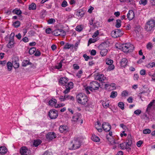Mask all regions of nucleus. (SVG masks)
Instances as JSON below:
<instances>
[{
  "mask_svg": "<svg viewBox=\"0 0 155 155\" xmlns=\"http://www.w3.org/2000/svg\"><path fill=\"white\" fill-rule=\"evenodd\" d=\"M77 102L82 105L86 104L88 101L87 96L84 93H80L76 97Z\"/></svg>",
  "mask_w": 155,
  "mask_h": 155,
  "instance_id": "1",
  "label": "nucleus"
},
{
  "mask_svg": "<svg viewBox=\"0 0 155 155\" xmlns=\"http://www.w3.org/2000/svg\"><path fill=\"white\" fill-rule=\"evenodd\" d=\"M134 48V47L130 43H127L121 45L118 49L121 50L124 52L127 53L131 51Z\"/></svg>",
  "mask_w": 155,
  "mask_h": 155,
  "instance_id": "2",
  "label": "nucleus"
},
{
  "mask_svg": "<svg viewBox=\"0 0 155 155\" xmlns=\"http://www.w3.org/2000/svg\"><path fill=\"white\" fill-rule=\"evenodd\" d=\"M155 27V21L154 20H150L147 22L145 28L147 31H153Z\"/></svg>",
  "mask_w": 155,
  "mask_h": 155,
  "instance_id": "3",
  "label": "nucleus"
},
{
  "mask_svg": "<svg viewBox=\"0 0 155 155\" xmlns=\"http://www.w3.org/2000/svg\"><path fill=\"white\" fill-rule=\"evenodd\" d=\"M111 34L113 37L115 38L122 36L124 32L120 29H116L112 31Z\"/></svg>",
  "mask_w": 155,
  "mask_h": 155,
  "instance_id": "4",
  "label": "nucleus"
},
{
  "mask_svg": "<svg viewBox=\"0 0 155 155\" xmlns=\"http://www.w3.org/2000/svg\"><path fill=\"white\" fill-rule=\"evenodd\" d=\"M81 115L80 113H77L74 114L72 117V121L74 122H78L82 124L83 120L81 119Z\"/></svg>",
  "mask_w": 155,
  "mask_h": 155,
  "instance_id": "5",
  "label": "nucleus"
},
{
  "mask_svg": "<svg viewBox=\"0 0 155 155\" xmlns=\"http://www.w3.org/2000/svg\"><path fill=\"white\" fill-rule=\"evenodd\" d=\"M71 144L72 145L71 147V149L72 150H75L78 149L81 146L80 142L78 139L73 140L71 142Z\"/></svg>",
  "mask_w": 155,
  "mask_h": 155,
  "instance_id": "6",
  "label": "nucleus"
},
{
  "mask_svg": "<svg viewBox=\"0 0 155 155\" xmlns=\"http://www.w3.org/2000/svg\"><path fill=\"white\" fill-rule=\"evenodd\" d=\"M99 84L96 81H93L90 84L91 91H92L94 90H97L99 89L100 87Z\"/></svg>",
  "mask_w": 155,
  "mask_h": 155,
  "instance_id": "7",
  "label": "nucleus"
},
{
  "mask_svg": "<svg viewBox=\"0 0 155 155\" xmlns=\"http://www.w3.org/2000/svg\"><path fill=\"white\" fill-rule=\"evenodd\" d=\"M20 152L21 155H29L31 151L26 147H21L20 150Z\"/></svg>",
  "mask_w": 155,
  "mask_h": 155,
  "instance_id": "8",
  "label": "nucleus"
},
{
  "mask_svg": "<svg viewBox=\"0 0 155 155\" xmlns=\"http://www.w3.org/2000/svg\"><path fill=\"white\" fill-rule=\"evenodd\" d=\"M48 116L51 119H55L58 116L57 111L55 110H51L48 113Z\"/></svg>",
  "mask_w": 155,
  "mask_h": 155,
  "instance_id": "9",
  "label": "nucleus"
},
{
  "mask_svg": "<svg viewBox=\"0 0 155 155\" xmlns=\"http://www.w3.org/2000/svg\"><path fill=\"white\" fill-rule=\"evenodd\" d=\"M73 83L71 82L68 83L67 85H65L66 89L64 91L63 93L65 95L68 93L70 91L71 89L73 88Z\"/></svg>",
  "mask_w": 155,
  "mask_h": 155,
  "instance_id": "10",
  "label": "nucleus"
},
{
  "mask_svg": "<svg viewBox=\"0 0 155 155\" xmlns=\"http://www.w3.org/2000/svg\"><path fill=\"white\" fill-rule=\"evenodd\" d=\"M102 128L106 132H108L111 129V126L110 124L104 122L102 124Z\"/></svg>",
  "mask_w": 155,
  "mask_h": 155,
  "instance_id": "11",
  "label": "nucleus"
},
{
  "mask_svg": "<svg viewBox=\"0 0 155 155\" xmlns=\"http://www.w3.org/2000/svg\"><path fill=\"white\" fill-rule=\"evenodd\" d=\"M68 81V78L66 77H62L59 80V83L60 85H67V82Z\"/></svg>",
  "mask_w": 155,
  "mask_h": 155,
  "instance_id": "12",
  "label": "nucleus"
},
{
  "mask_svg": "<svg viewBox=\"0 0 155 155\" xmlns=\"http://www.w3.org/2000/svg\"><path fill=\"white\" fill-rule=\"evenodd\" d=\"M128 61L125 58H122L120 61V66L123 68H125L127 64Z\"/></svg>",
  "mask_w": 155,
  "mask_h": 155,
  "instance_id": "13",
  "label": "nucleus"
},
{
  "mask_svg": "<svg viewBox=\"0 0 155 155\" xmlns=\"http://www.w3.org/2000/svg\"><path fill=\"white\" fill-rule=\"evenodd\" d=\"M154 100H152L147 106L146 112L149 114H150L152 107L154 105Z\"/></svg>",
  "mask_w": 155,
  "mask_h": 155,
  "instance_id": "14",
  "label": "nucleus"
},
{
  "mask_svg": "<svg viewBox=\"0 0 155 155\" xmlns=\"http://www.w3.org/2000/svg\"><path fill=\"white\" fill-rule=\"evenodd\" d=\"M56 137L55 134L54 132H49L46 136L47 139L52 140Z\"/></svg>",
  "mask_w": 155,
  "mask_h": 155,
  "instance_id": "15",
  "label": "nucleus"
},
{
  "mask_svg": "<svg viewBox=\"0 0 155 155\" xmlns=\"http://www.w3.org/2000/svg\"><path fill=\"white\" fill-rule=\"evenodd\" d=\"M59 130L61 133H65L68 131V127L65 125L61 126L59 128Z\"/></svg>",
  "mask_w": 155,
  "mask_h": 155,
  "instance_id": "16",
  "label": "nucleus"
},
{
  "mask_svg": "<svg viewBox=\"0 0 155 155\" xmlns=\"http://www.w3.org/2000/svg\"><path fill=\"white\" fill-rule=\"evenodd\" d=\"M57 101L55 98H52L50 100L48 103V105L50 106H54L55 107V105H57Z\"/></svg>",
  "mask_w": 155,
  "mask_h": 155,
  "instance_id": "17",
  "label": "nucleus"
},
{
  "mask_svg": "<svg viewBox=\"0 0 155 155\" xmlns=\"http://www.w3.org/2000/svg\"><path fill=\"white\" fill-rule=\"evenodd\" d=\"M134 17V13L133 11L130 10L127 15V17L130 20L132 19Z\"/></svg>",
  "mask_w": 155,
  "mask_h": 155,
  "instance_id": "18",
  "label": "nucleus"
},
{
  "mask_svg": "<svg viewBox=\"0 0 155 155\" xmlns=\"http://www.w3.org/2000/svg\"><path fill=\"white\" fill-rule=\"evenodd\" d=\"M105 78L106 77L103 74L98 75L95 77V80L101 82L104 81Z\"/></svg>",
  "mask_w": 155,
  "mask_h": 155,
  "instance_id": "19",
  "label": "nucleus"
},
{
  "mask_svg": "<svg viewBox=\"0 0 155 155\" xmlns=\"http://www.w3.org/2000/svg\"><path fill=\"white\" fill-rule=\"evenodd\" d=\"M125 143L127 144L128 146H129V147H130L132 144V138L130 135L128 136L127 139Z\"/></svg>",
  "mask_w": 155,
  "mask_h": 155,
  "instance_id": "20",
  "label": "nucleus"
},
{
  "mask_svg": "<svg viewBox=\"0 0 155 155\" xmlns=\"http://www.w3.org/2000/svg\"><path fill=\"white\" fill-rule=\"evenodd\" d=\"M120 147L122 149H126L128 151L130 150L131 149L129 146H128L127 144L125 142L122 143L120 144Z\"/></svg>",
  "mask_w": 155,
  "mask_h": 155,
  "instance_id": "21",
  "label": "nucleus"
},
{
  "mask_svg": "<svg viewBox=\"0 0 155 155\" xmlns=\"http://www.w3.org/2000/svg\"><path fill=\"white\" fill-rule=\"evenodd\" d=\"M96 128L97 130L98 131L100 132H101L102 131V129L101 128V123L97 121L95 124Z\"/></svg>",
  "mask_w": 155,
  "mask_h": 155,
  "instance_id": "22",
  "label": "nucleus"
},
{
  "mask_svg": "<svg viewBox=\"0 0 155 155\" xmlns=\"http://www.w3.org/2000/svg\"><path fill=\"white\" fill-rule=\"evenodd\" d=\"M77 15L78 17H82L84 15V12L83 10L80 9L77 11Z\"/></svg>",
  "mask_w": 155,
  "mask_h": 155,
  "instance_id": "23",
  "label": "nucleus"
},
{
  "mask_svg": "<svg viewBox=\"0 0 155 155\" xmlns=\"http://www.w3.org/2000/svg\"><path fill=\"white\" fill-rule=\"evenodd\" d=\"M7 149L5 147H0V153L2 154H4L7 152Z\"/></svg>",
  "mask_w": 155,
  "mask_h": 155,
  "instance_id": "24",
  "label": "nucleus"
},
{
  "mask_svg": "<svg viewBox=\"0 0 155 155\" xmlns=\"http://www.w3.org/2000/svg\"><path fill=\"white\" fill-rule=\"evenodd\" d=\"M12 12L15 14L20 15V16H21V14L22 13V12L20 9L16 8L13 10Z\"/></svg>",
  "mask_w": 155,
  "mask_h": 155,
  "instance_id": "25",
  "label": "nucleus"
},
{
  "mask_svg": "<svg viewBox=\"0 0 155 155\" xmlns=\"http://www.w3.org/2000/svg\"><path fill=\"white\" fill-rule=\"evenodd\" d=\"M32 63L29 62V60L28 59L27 60H24L22 62V65L23 67H26L28 65L31 64Z\"/></svg>",
  "mask_w": 155,
  "mask_h": 155,
  "instance_id": "26",
  "label": "nucleus"
},
{
  "mask_svg": "<svg viewBox=\"0 0 155 155\" xmlns=\"http://www.w3.org/2000/svg\"><path fill=\"white\" fill-rule=\"evenodd\" d=\"M146 67L147 68H151L155 67V62H150L146 65Z\"/></svg>",
  "mask_w": 155,
  "mask_h": 155,
  "instance_id": "27",
  "label": "nucleus"
},
{
  "mask_svg": "<svg viewBox=\"0 0 155 155\" xmlns=\"http://www.w3.org/2000/svg\"><path fill=\"white\" fill-rule=\"evenodd\" d=\"M36 4L34 3H32L29 5L28 9L29 10H35L36 9Z\"/></svg>",
  "mask_w": 155,
  "mask_h": 155,
  "instance_id": "28",
  "label": "nucleus"
},
{
  "mask_svg": "<svg viewBox=\"0 0 155 155\" xmlns=\"http://www.w3.org/2000/svg\"><path fill=\"white\" fill-rule=\"evenodd\" d=\"M102 105L105 108H107L109 107V102L108 101H103L102 103Z\"/></svg>",
  "mask_w": 155,
  "mask_h": 155,
  "instance_id": "29",
  "label": "nucleus"
},
{
  "mask_svg": "<svg viewBox=\"0 0 155 155\" xmlns=\"http://www.w3.org/2000/svg\"><path fill=\"white\" fill-rule=\"evenodd\" d=\"M63 61V60H61L60 62L58 63L57 65L55 66L54 68L58 69L61 68L62 66V63L64 62Z\"/></svg>",
  "mask_w": 155,
  "mask_h": 155,
  "instance_id": "30",
  "label": "nucleus"
},
{
  "mask_svg": "<svg viewBox=\"0 0 155 155\" xmlns=\"http://www.w3.org/2000/svg\"><path fill=\"white\" fill-rule=\"evenodd\" d=\"M12 64L10 62H8L7 64V66L8 70L9 71H11L12 68Z\"/></svg>",
  "mask_w": 155,
  "mask_h": 155,
  "instance_id": "31",
  "label": "nucleus"
},
{
  "mask_svg": "<svg viewBox=\"0 0 155 155\" xmlns=\"http://www.w3.org/2000/svg\"><path fill=\"white\" fill-rule=\"evenodd\" d=\"M107 52V49H101L100 51V54L102 56H105Z\"/></svg>",
  "mask_w": 155,
  "mask_h": 155,
  "instance_id": "32",
  "label": "nucleus"
},
{
  "mask_svg": "<svg viewBox=\"0 0 155 155\" xmlns=\"http://www.w3.org/2000/svg\"><path fill=\"white\" fill-rule=\"evenodd\" d=\"M91 139L93 141L96 142H98L100 140L99 138L95 135H92L91 137Z\"/></svg>",
  "mask_w": 155,
  "mask_h": 155,
  "instance_id": "33",
  "label": "nucleus"
},
{
  "mask_svg": "<svg viewBox=\"0 0 155 155\" xmlns=\"http://www.w3.org/2000/svg\"><path fill=\"white\" fill-rule=\"evenodd\" d=\"M153 47L152 44L150 42H148L146 45V48L149 50H151Z\"/></svg>",
  "mask_w": 155,
  "mask_h": 155,
  "instance_id": "34",
  "label": "nucleus"
},
{
  "mask_svg": "<svg viewBox=\"0 0 155 155\" xmlns=\"http://www.w3.org/2000/svg\"><path fill=\"white\" fill-rule=\"evenodd\" d=\"M12 64L13 67L15 68H18L19 66V63L15 61H13Z\"/></svg>",
  "mask_w": 155,
  "mask_h": 155,
  "instance_id": "35",
  "label": "nucleus"
},
{
  "mask_svg": "<svg viewBox=\"0 0 155 155\" xmlns=\"http://www.w3.org/2000/svg\"><path fill=\"white\" fill-rule=\"evenodd\" d=\"M117 95V93L116 91H113L111 93V94L110 96V97L114 98H115Z\"/></svg>",
  "mask_w": 155,
  "mask_h": 155,
  "instance_id": "36",
  "label": "nucleus"
},
{
  "mask_svg": "<svg viewBox=\"0 0 155 155\" xmlns=\"http://www.w3.org/2000/svg\"><path fill=\"white\" fill-rule=\"evenodd\" d=\"M65 97L66 100H70L72 101L74 100V98L72 96H70L68 94L65 95Z\"/></svg>",
  "mask_w": 155,
  "mask_h": 155,
  "instance_id": "37",
  "label": "nucleus"
},
{
  "mask_svg": "<svg viewBox=\"0 0 155 155\" xmlns=\"http://www.w3.org/2000/svg\"><path fill=\"white\" fill-rule=\"evenodd\" d=\"M109 66L107 69V71H110L113 70L114 68V66L113 64L109 65Z\"/></svg>",
  "mask_w": 155,
  "mask_h": 155,
  "instance_id": "38",
  "label": "nucleus"
},
{
  "mask_svg": "<svg viewBox=\"0 0 155 155\" xmlns=\"http://www.w3.org/2000/svg\"><path fill=\"white\" fill-rule=\"evenodd\" d=\"M59 29H57L54 30L52 32V34L55 36L60 35Z\"/></svg>",
  "mask_w": 155,
  "mask_h": 155,
  "instance_id": "39",
  "label": "nucleus"
},
{
  "mask_svg": "<svg viewBox=\"0 0 155 155\" xmlns=\"http://www.w3.org/2000/svg\"><path fill=\"white\" fill-rule=\"evenodd\" d=\"M73 46H74L73 45L70 44L68 43H67L64 45V49H69L71 47L73 48Z\"/></svg>",
  "mask_w": 155,
  "mask_h": 155,
  "instance_id": "40",
  "label": "nucleus"
},
{
  "mask_svg": "<svg viewBox=\"0 0 155 155\" xmlns=\"http://www.w3.org/2000/svg\"><path fill=\"white\" fill-rule=\"evenodd\" d=\"M14 44V41H10L8 44H7V47L9 48H11L13 46V44Z\"/></svg>",
  "mask_w": 155,
  "mask_h": 155,
  "instance_id": "41",
  "label": "nucleus"
},
{
  "mask_svg": "<svg viewBox=\"0 0 155 155\" xmlns=\"http://www.w3.org/2000/svg\"><path fill=\"white\" fill-rule=\"evenodd\" d=\"M36 51V48L35 47H32L30 48L29 51V53L32 54H33Z\"/></svg>",
  "mask_w": 155,
  "mask_h": 155,
  "instance_id": "42",
  "label": "nucleus"
},
{
  "mask_svg": "<svg viewBox=\"0 0 155 155\" xmlns=\"http://www.w3.org/2000/svg\"><path fill=\"white\" fill-rule=\"evenodd\" d=\"M106 64L108 65L113 64H112L113 62V61L109 59H107L106 60Z\"/></svg>",
  "mask_w": 155,
  "mask_h": 155,
  "instance_id": "43",
  "label": "nucleus"
},
{
  "mask_svg": "<svg viewBox=\"0 0 155 155\" xmlns=\"http://www.w3.org/2000/svg\"><path fill=\"white\" fill-rule=\"evenodd\" d=\"M121 21L120 19H117L116 20V27L117 28H120L121 25Z\"/></svg>",
  "mask_w": 155,
  "mask_h": 155,
  "instance_id": "44",
  "label": "nucleus"
},
{
  "mask_svg": "<svg viewBox=\"0 0 155 155\" xmlns=\"http://www.w3.org/2000/svg\"><path fill=\"white\" fill-rule=\"evenodd\" d=\"M41 143V140H35L34 143L33 145L35 147H37L38 145H39Z\"/></svg>",
  "mask_w": 155,
  "mask_h": 155,
  "instance_id": "45",
  "label": "nucleus"
},
{
  "mask_svg": "<svg viewBox=\"0 0 155 155\" xmlns=\"http://www.w3.org/2000/svg\"><path fill=\"white\" fill-rule=\"evenodd\" d=\"M147 3V0H140L139 1V4L143 5H146Z\"/></svg>",
  "mask_w": 155,
  "mask_h": 155,
  "instance_id": "46",
  "label": "nucleus"
},
{
  "mask_svg": "<svg viewBox=\"0 0 155 155\" xmlns=\"http://www.w3.org/2000/svg\"><path fill=\"white\" fill-rule=\"evenodd\" d=\"M20 25V23L19 21H17L15 22L13 24V25L15 28L19 27Z\"/></svg>",
  "mask_w": 155,
  "mask_h": 155,
  "instance_id": "47",
  "label": "nucleus"
},
{
  "mask_svg": "<svg viewBox=\"0 0 155 155\" xmlns=\"http://www.w3.org/2000/svg\"><path fill=\"white\" fill-rule=\"evenodd\" d=\"M118 106L121 109L124 110V104L123 102H119L118 104Z\"/></svg>",
  "mask_w": 155,
  "mask_h": 155,
  "instance_id": "48",
  "label": "nucleus"
},
{
  "mask_svg": "<svg viewBox=\"0 0 155 155\" xmlns=\"http://www.w3.org/2000/svg\"><path fill=\"white\" fill-rule=\"evenodd\" d=\"M109 87V89L110 90H114L115 89V84L114 83H112L111 84H110Z\"/></svg>",
  "mask_w": 155,
  "mask_h": 155,
  "instance_id": "49",
  "label": "nucleus"
},
{
  "mask_svg": "<svg viewBox=\"0 0 155 155\" xmlns=\"http://www.w3.org/2000/svg\"><path fill=\"white\" fill-rule=\"evenodd\" d=\"M96 41V40L95 39L91 38L90 39L88 42V46L90 44L92 43H94Z\"/></svg>",
  "mask_w": 155,
  "mask_h": 155,
  "instance_id": "50",
  "label": "nucleus"
},
{
  "mask_svg": "<svg viewBox=\"0 0 155 155\" xmlns=\"http://www.w3.org/2000/svg\"><path fill=\"white\" fill-rule=\"evenodd\" d=\"M84 90L87 94H89L90 93V92L89 91V90L91 91L90 86L84 87Z\"/></svg>",
  "mask_w": 155,
  "mask_h": 155,
  "instance_id": "51",
  "label": "nucleus"
},
{
  "mask_svg": "<svg viewBox=\"0 0 155 155\" xmlns=\"http://www.w3.org/2000/svg\"><path fill=\"white\" fill-rule=\"evenodd\" d=\"M55 22V19L54 18H51L48 21V23L49 24H52Z\"/></svg>",
  "mask_w": 155,
  "mask_h": 155,
  "instance_id": "52",
  "label": "nucleus"
},
{
  "mask_svg": "<svg viewBox=\"0 0 155 155\" xmlns=\"http://www.w3.org/2000/svg\"><path fill=\"white\" fill-rule=\"evenodd\" d=\"M15 36V34L14 33H12L10 35L9 38V40L14 41V38Z\"/></svg>",
  "mask_w": 155,
  "mask_h": 155,
  "instance_id": "53",
  "label": "nucleus"
},
{
  "mask_svg": "<svg viewBox=\"0 0 155 155\" xmlns=\"http://www.w3.org/2000/svg\"><path fill=\"white\" fill-rule=\"evenodd\" d=\"M68 5L67 2L65 0L63 1L61 4V6L63 7H65Z\"/></svg>",
  "mask_w": 155,
  "mask_h": 155,
  "instance_id": "54",
  "label": "nucleus"
},
{
  "mask_svg": "<svg viewBox=\"0 0 155 155\" xmlns=\"http://www.w3.org/2000/svg\"><path fill=\"white\" fill-rule=\"evenodd\" d=\"M60 31V35L64 36L65 35V32L63 30L61 29H59Z\"/></svg>",
  "mask_w": 155,
  "mask_h": 155,
  "instance_id": "55",
  "label": "nucleus"
},
{
  "mask_svg": "<svg viewBox=\"0 0 155 155\" xmlns=\"http://www.w3.org/2000/svg\"><path fill=\"white\" fill-rule=\"evenodd\" d=\"M143 132L144 134H150L151 132V130L148 129H145L143 130Z\"/></svg>",
  "mask_w": 155,
  "mask_h": 155,
  "instance_id": "56",
  "label": "nucleus"
},
{
  "mask_svg": "<svg viewBox=\"0 0 155 155\" xmlns=\"http://www.w3.org/2000/svg\"><path fill=\"white\" fill-rule=\"evenodd\" d=\"M82 70L79 71L77 73L76 76L78 78H80L81 77V76L82 74Z\"/></svg>",
  "mask_w": 155,
  "mask_h": 155,
  "instance_id": "57",
  "label": "nucleus"
},
{
  "mask_svg": "<svg viewBox=\"0 0 155 155\" xmlns=\"http://www.w3.org/2000/svg\"><path fill=\"white\" fill-rule=\"evenodd\" d=\"M128 92L126 91H124L122 93V95L123 96H128Z\"/></svg>",
  "mask_w": 155,
  "mask_h": 155,
  "instance_id": "58",
  "label": "nucleus"
},
{
  "mask_svg": "<svg viewBox=\"0 0 155 155\" xmlns=\"http://www.w3.org/2000/svg\"><path fill=\"white\" fill-rule=\"evenodd\" d=\"M82 27L80 26H78L76 28V30L78 31H81L82 30Z\"/></svg>",
  "mask_w": 155,
  "mask_h": 155,
  "instance_id": "59",
  "label": "nucleus"
},
{
  "mask_svg": "<svg viewBox=\"0 0 155 155\" xmlns=\"http://www.w3.org/2000/svg\"><path fill=\"white\" fill-rule=\"evenodd\" d=\"M41 52L39 50H37L35 54V55L36 56H39L41 55Z\"/></svg>",
  "mask_w": 155,
  "mask_h": 155,
  "instance_id": "60",
  "label": "nucleus"
},
{
  "mask_svg": "<svg viewBox=\"0 0 155 155\" xmlns=\"http://www.w3.org/2000/svg\"><path fill=\"white\" fill-rule=\"evenodd\" d=\"M43 155H52V153L51 152L46 151L44 152Z\"/></svg>",
  "mask_w": 155,
  "mask_h": 155,
  "instance_id": "61",
  "label": "nucleus"
},
{
  "mask_svg": "<svg viewBox=\"0 0 155 155\" xmlns=\"http://www.w3.org/2000/svg\"><path fill=\"white\" fill-rule=\"evenodd\" d=\"M99 34V32L98 31H96L94 34L92 36L93 38H95Z\"/></svg>",
  "mask_w": 155,
  "mask_h": 155,
  "instance_id": "62",
  "label": "nucleus"
},
{
  "mask_svg": "<svg viewBox=\"0 0 155 155\" xmlns=\"http://www.w3.org/2000/svg\"><path fill=\"white\" fill-rule=\"evenodd\" d=\"M141 111L140 110H137L134 111V113L136 115H139L141 114Z\"/></svg>",
  "mask_w": 155,
  "mask_h": 155,
  "instance_id": "63",
  "label": "nucleus"
},
{
  "mask_svg": "<svg viewBox=\"0 0 155 155\" xmlns=\"http://www.w3.org/2000/svg\"><path fill=\"white\" fill-rule=\"evenodd\" d=\"M45 32L48 34H50L51 32V29L50 28H48L46 29Z\"/></svg>",
  "mask_w": 155,
  "mask_h": 155,
  "instance_id": "64",
  "label": "nucleus"
}]
</instances>
